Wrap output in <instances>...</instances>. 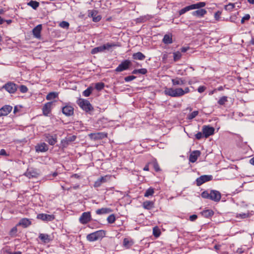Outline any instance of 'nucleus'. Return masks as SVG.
<instances>
[{
	"mask_svg": "<svg viewBox=\"0 0 254 254\" xmlns=\"http://www.w3.org/2000/svg\"><path fill=\"white\" fill-rule=\"evenodd\" d=\"M195 136L197 139L199 140L202 138L203 136H204V135L203 134V132L202 133L201 132H198L195 135Z\"/></svg>",
	"mask_w": 254,
	"mask_h": 254,
	"instance_id": "nucleus-58",
	"label": "nucleus"
},
{
	"mask_svg": "<svg viewBox=\"0 0 254 254\" xmlns=\"http://www.w3.org/2000/svg\"><path fill=\"white\" fill-rule=\"evenodd\" d=\"M212 179L211 175H202L197 178L196 180V184L197 186H200L203 184L211 181Z\"/></svg>",
	"mask_w": 254,
	"mask_h": 254,
	"instance_id": "nucleus-8",
	"label": "nucleus"
},
{
	"mask_svg": "<svg viewBox=\"0 0 254 254\" xmlns=\"http://www.w3.org/2000/svg\"><path fill=\"white\" fill-rule=\"evenodd\" d=\"M151 18H152L151 16L147 15L144 16V17L139 18V19H138V20H140V21L141 22H146V21L149 20Z\"/></svg>",
	"mask_w": 254,
	"mask_h": 254,
	"instance_id": "nucleus-52",
	"label": "nucleus"
},
{
	"mask_svg": "<svg viewBox=\"0 0 254 254\" xmlns=\"http://www.w3.org/2000/svg\"><path fill=\"white\" fill-rule=\"evenodd\" d=\"M116 217L114 214H111L107 218V221L110 224H112L115 222Z\"/></svg>",
	"mask_w": 254,
	"mask_h": 254,
	"instance_id": "nucleus-46",
	"label": "nucleus"
},
{
	"mask_svg": "<svg viewBox=\"0 0 254 254\" xmlns=\"http://www.w3.org/2000/svg\"><path fill=\"white\" fill-rule=\"evenodd\" d=\"M200 155V152L198 150L193 151L190 156L189 160L190 162H195Z\"/></svg>",
	"mask_w": 254,
	"mask_h": 254,
	"instance_id": "nucleus-22",
	"label": "nucleus"
},
{
	"mask_svg": "<svg viewBox=\"0 0 254 254\" xmlns=\"http://www.w3.org/2000/svg\"><path fill=\"white\" fill-rule=\"evenodd\" d=\"M138 73H140L142 74H145L147 73V70L146 68H141L137 69Z\"/></svg>",
	"mask_w": 254,
	"mask_h": 254,
	"instance_id": "nucleus-60",
	"label": "nucleus"
},
{
	"mask_svg": "<svg viewBox=\"0 0 254 254\" xmlns=\"http://www.w3.org/2000/svg\"><path fill=\"white\" fill-rule=\"evenodd\" d=\"M154 193V189L152 188H149L148 189H147L145 193L144 196L146 197H148L150 196H152L153 195Z\"/></svg>",
	"mask_w": 254,
	"mask_h": 254,
	"instance_id": "nucleus-36",
	"label": "nucleus"
},
{
	"mask_svg": "<svg viewBox=\"0 0 254 254\" xmlns=\"http://www.w3.org/2000/svg\"><path fill=\"white\" fill-rule=\"evenodd\" d=\"M12 107L9 105H5L0 109V117L7 115L12 110Z\"/></svg>",
	"mask_w": 254,
	"mask_h": 254,
	"instance_id": "nucleus-18",
	"label": "nucleus"
},
{
	"mask_svg": "<svg viewBox=\"0 0 254 254\" xmlns=\"http://www.w3.org/2000/svg\"><path fill=\"white\" fill-rule=\"evenodd\" d=\"M136 78L134 75H130L125 77V80L126 82H129L133 80Z\"/></svg>",
	"mask_w": 254,
	"mask_h": 254,
	"instance_id": "nucleus-56",
	"label": "nucleus"
},
{
	"mask_svg": "<svg viewBox=\"0 0 254 254\" xmlns=\"http://www.w3.org/2000/svg\"><path fill=\"white\" fill-rule=\"evenodd\" d=\"M72 142L71 139H67L65 138L61 141V145L63 148L66 147L70 142Z\"/></svg>",
	"mask_w": 254,
	"mask_h": 254,
	"instance_id": "nucleus-39",
	"label": "nucleus"
},
{
	"mask_svg": "<svg viewBox=\"0 0 254 254\" xmlns=\"http://www.w3.org/2000/svg\"><path fill=\"white\" fill-rule=\"evenodd\" d=\"M131 65L130 61L126 60L124 61L120 64L115 69L116 72H121L128 69Z\"/></svg>",
	"mask_w": 254,
	"mask_h": 254,
	"instance_id": "nucleus-6",
	"label": "nucleus"
},
{
	"mask_svg": "<svg viewBox=\"0 0 254 254\" xmlns=\"http://www.w3.org/2000/svg\"><path fill=\"white\" fill-rule=\"evenodd\" d=\"M105 84L103 82H98L95 84V88L98 91H100L104 88Z\"/></svg>",
	"mask_w": 254,
	"mask_h": 254,
	"instance_id": "nucleus-45",
	"label": "nucleus"
},
{
	"mask_svg": "<svg viewBox=\"0 0 254 254\" xmlns=\"http://www.w3.org/2000/svg\"><path fill=\"white\" fill-rule=\"evenodd\" d=\"M181 91H183L182 88H166L164 93L172 97H179L182 96Z\"/></svg>",
	"mask_w": 254,
	"mask_h": 254,
	"instance_id": "nucleus-2",
	"label": "nucleus"
},
{
	"mask_svg": "<svg viewBox=\"0 0 254 254\" xmlns=\"http://www.w3.org/2000/svg\"><path fill=\"white\" fill-rule=\"evenodd\" d=\"M132 58L134 60L142 61L145 59V56L142 53L138 52L132 55Z\"/></svg>",
	"mask_w": 254,
	"mask_h": 254,
	"instance_id": "nucleus-30",
	"label": "nucleus"
},
{
	"mask_svg": "<svg viewBox=\"0 0 254 254\" xmlns=\"http://www.w3.org/2000/svg\"><path fill=\"white\" fill-rule=\"evenodd\" d=\"M105 51H106V50H105V46H104V45H103L102 46H99L97 47H95V48L92 49L91 53L92 54H96L98 53L105 52Z\"/></svg>",
	"mask_w": 254,
	"mask_h": 254,
	"instance_id": "nucleus-27",
	"label": "nucleus"
},
{
	"mask_svg": "<svg viewBox=\"0 0 254 254\" xmlns=\"http://www.w3.org/2000/svg\"><path fill=\"white\" fill-rule=\"evenodd\" d=\"M192 10L191 9V5H189V6H186L185 7L182 8V9H181L179 13V14L180 15L185 13L186 12L189 11V10Z\"/></svg>",
	"mask_w": 254,
	"mask_h": 254,
	"instance_id": "nucleus-43",
	"label": "nucleus"
},
{
	"mask_svg": "<svg viewBox=\"0 0 254 254\" xmlns=\"http://www.w3.org/2000/svg\"><path fill=\"white\" fill-rule=\"evenodd\" d=\"M182 56V54L179 51L173 53L174 60L175 62L179 61L181 58Z\"/></svg>",
	"mask_w": 254,
	"mask_h": 254,
	"instance_id": "nucleus-41",
	"label": "nucleus"
},
{
	"mask_svg": "<svg viewBox=\"0 0 254 254\" xmlns=\"http://www.w3.org/2000/svg\"><path fill=\"white\" fill-rule=\"evenodd\" d=\"M250 15L249 14H246L244 17H242L241 22L242 24L244 23L246 20H249L250 19Z\"/></svg>",
	"mask_w": 254,
	"mask_h": 254,
	"instance_id": "nucleus-55",
	"label": "nucleus"
},
{
	"mask_svg": "<svg viewBox=\"0 0 254 254\" xmlns=\"http://www.w3.org/2000/svg\"><path fill=\"white\" fill-rule=\"evenodd\" d=\"M207 13V11L204 9H199L192 12V15L198 17H202Z\"/></svg>",
	"mask_w": 254,
	"mask_h": 254,
	"instance_id": "nucleus-23",
	"label": "nucleus"
},
{
	"mask_svg": "<svg viewBox=\"0 0 254 254\" xmlns=\"http://www.w3.org/2000/svg\"><path fill=\"white\" fill-rule=\"evenodd\" d=\"M214 128L208 126H204L202 127V132L205 138L212 135L214 132Z\"/></svg>",
	"mask_w": 254,
	"mask_h": 254,
	"instance_id": "nucleus-10",
	"label": "nucleus"
},
{
	"mask_svg": "<svg viewBox=\"0 0 254 254\" xmlns=\"http://www.w3.org/2000/svg\"><path fill=\"white\" fill-rule=\"evenodd\" d=\"M46 141L51 145H54L57 142V136L56 134L51 135L50 134H45Z\"/></svg>",
	"mask_w": 254,
	"mask_h": 254,
	"instance_id": "nucleus-15",
	"label": "nucleus"
},
{
	"mask_svg": "<svg viewBox=\"0 0 254 254\" xmlns=\"http://www.w3.org/2000/svg\"><path fill=\"white\" fill-rule=\"evenodd\" d=\"M42 29L41 24L36 26L32 30L33 34L35 38H40L41 37V32Z\"/></svg>",
	"mask_w": 254,
	"mask_h": 254,
	"instance_id": "nucleus-20",
	"label": "nucleus"
},
{
	"mask_svg": "<svg viewBox=\"0 0 254 254\" xmlns=\"http://www.w3.org/2000/svg\"><path fill=\"white\" fill-rule=\"evenodd\" d=\"M150 164L152 165L155 171L159 172L160 171L159 165L158 163L156 161L152 162Z\"/></svg>",
	"mask_w": 254,
	"mask_h": 254,
	"instance_id": "nucleus-51",
	"label": "nucleus"
},
{
	"mask_svg": "<svg viewBox=\"0 0 254 254\" xmlns=\"http://www.w3.org/2000/svg\"><path fill=\"white\" fill-rule=\"evenodd\" d=\"M105 235V231L100 230L87 235L86 239L89 242H94L102 239Z\"/></svg>",
	"mask_w": 254,
	"mask_h": 254,
	"instance_id": "nucleus-1",
	"label": "nucleus"
},
{
	"mask_svg": "<svg viewBox=\"0 0 254 254\" xmlns=\"http://www.w3.org/2000/svg\"><path fill=\"white\" fill-rule=\"evenodd\" d=\"M221 14V12L220 11H217L214 14V18L217 21H219L220 18V15Z\"/></svg>",
	"mask_w": 254,
	"mask_h": 254,
	"instance_id": "nucleus-57",
	"label": "nucleus"
},
{
	"mask_svg": "<svg viewBox=\"0 0 254 254\" xmlns=\"http://www.w3.org/2000/svg\"><path fill=\"white\" fill-rule=\"evenodd\" d=\"M48 149L49 147L45 142L38 143L35 146V150L37 152H45Z\"/></svg>",
	"mask_w": 254,
	"mask_h": 254,
	"instance_id": "nucleus-12",
	"label": "nucleus"
},
{
	"mask_svg": "<svg viewBox=\"0 0 254 254\" xmlns=\"http://www.w3.org/2000/svg\"><path fill=\"white\" fill-rule=\"evenodd\" d=\"M53 102H48L46 103L42 108L44 115L47 116L51 113Z\"/></svg>",
	"mask_w": 254,
	"mask_h": 254,
	"instance_id": "nucleus-17",
	"label": "nucleus"
},
{
	"mask_svg": "<svg viewBox=\"0 0 254 254\" xmlns=\"http://www.w3.org/2000/svg\"><path fill=\"white\" fill-rule=\"evenodd\" d=\"M112 210L109 208H102L98 209L96 211V213L98 215H102L104 214H107L111 212Z\"/></svg>",
	"mask_w": 254,
	"mask_h": 254,
	"instance_id": "nucleus-29",
	"label": "nucleus"
},
{
	"mask_svg": "<svg viewBox=\"0 0 254 254\" xmlns=\"http://www.w3.org/2000/svg\"><path fill=\"white\" fill-rule=\"evenodd\" d=\"M88 16L92 18L93 21L97 22L101 19V16L98 14V12L96 10H88Z\"/></svg>",
	"mask_w": 254,
	"mask_h": 254,
	"instance_id": "nucleus-9",
	"label": "nucleus"
},
{
	"mask_svg": "<svg viewBox=\"0 0 254 254\" xmlns=\"http://www.w3.org/2000/svg\"><path fill=\"white\" fill-rule=\"evenodd\" d=\"M19 90L20 91V92L23 93H25L27 92L28 91L27 87L24 85H20L19 86Z\"/></svg>",
	"mask_w": 254,
	"mask_h": 254,
	"instance_id": "nucleus-54",
	"label": "nucleus"
},
{
	"mask_svg": "<svg viewBox=\"0 0 254 254\" xmlns=\"http://www.w3.org/2000/svg\"><path fill=\"white\" fill-rule=\"evenodd\" d=\"M206 3L205 2H199L198 3L191 4V7L192 9H201L205 6Z\"/></svg>",
	"mask_w": 254,
	"mask_h": 254,
	"instance_id": "nucleus-32",
	"label": "nucleus"
},
{
	"mask_svg": "<svg viewBox=\"0 0 254 254\" xmlns=\"http://www.w3.org/2000/svg\"><path fill=\"white\" fill-rule=\"evenodd\" d=\"M106 51H110L113 47H120L121 44L119 42L117 43H107L104 44Z\"/></svg>",
	"mask_w": 254,
	"mask_h": 254,
	"instance_id": "nucleus-28",
	"label": "nucleus"
},
{
	"mask_svg": "<svg viewBox=\"0 0 254 254\" xmlns=\"http://www.w3.org/2000/svg\"><path fill=\"white\" fill-rule=\"evenodd\" d=\"M198 114V112L197 111H195L192 112L191 113L189 114L188 116V119L189 120H192L196 116H197Z\"/></svg>",
	"mask_w": 254,
	"mask_h": 254,
	"instance_id": "nucleus-48",
	"label": "nucleus"
},
{
	"mask_svg": "<svg viewBox=\"0 0 254 254\" xmlns=\"http://www.w3.org/2000/svg\"><path fill=\"white\" fill-rule=\"evenodd\" d=\"M163 42L166 44H171L173 43L172 35L166 34L163 39Z\"/></svg>",
	"mask_w": 254,
	"mask_h": 254,
	"instance_id": "nucleus-31",
	"label": "nucleus"
},
{
	"mask_svg": "<svg viewBox=\"0 0 254 254\" xmlns=\"http://www.w3.org/2000/svg\"><path fill=\"white\" fill-rule=\"evenodd\" d=\"M60 26L63 28L68 29L69 26V23L63 21L60 23Z\"/></svg>",
	"mask_w": 254,
	"mask_h": 254,
	"instance_id": "nucleus-53",
	"label": "nucleus"
},
{
	"mask_svg": "<svg viewBox=\"0 0 254 254\" xmlns=\"http://www.w3.org/2000/svg\"><path fill=\"white\" fill-rule=\"evenodd\" d=\"M31 224L30 220L27 218H23L20 220L17 226H22L26 228L30 226Z\"/></svg>",
	"mask_w": 254,
	"mask_h": 254,
	"instance_id": "nucleus-25",
	"label": "nucleus"
},
{
	"mask_svg": "<svg viewBox=\"0 0 254 254\" xmlns=\"http://www.w3.org/2000/svg\"><path fill=\"white\" fill-rule=\"evenodd\" d=\"M210 199L218 202L221 199V193L217 190H211L210 191Z\"/></svg>",
	"mask_w": 254,
	"mask_h": 254,
	"instance_id": "nucleus-13",
	"label": "nucleus"
},
{
	"mask_svg": "<svg viewBox=\"0 0 254 254\" xmlns=\"http://www.w3.org/2000/svg\"><path fill=\"white\" fill-rule=\"evenodd\" d=\"M17 232V229L16 226L13 227L9 233V235L11 237H14L16 236Z\"/></svg>",
	"mask_w": 254,
	"mask_h": 254,
	"instance_id": "nucleus-49",
	"label": "nucleus"
},
{
	"mask_svg": "<svg viewBox=\"0 0 254 254\" xmlns=\"http://www.w3.org/2000/svg\"><path fill=\"white\" fill-rule=\"evenodd\" d=\"M206 89V87L204 86H199L198 89H197V91L199 93H202Z\"/></svg>",
	"mask_w": 254,
	"mask_h": 254,
	"instance_id": "nucleus-61",
	"label": "nucleus"
},
{
	"mask_svg": "<svg viewBox=\"0 0 254 254\" xmlns=\"http://www.w3.org/2000/svg\"><path fill=\"white\" fill-rule=\"evenodd\" d=\"M250 217V213L249 212L247 213H237L236 215V217L238 219H243L248 218Z\"/></svg>",
	"mask_w": 254,
	"mask_h": 254,
	"instance_id": "nucleus-35",
	"label": "nucleus"
},
{
	"mask_svg": "<svg viewBox=\"0 0 254 254\" xmlns=\"http://www.w3.org/2000/svg\"><path fill=\"white\" fill-rule=\"evenodd\" d=\"M62 112L66 116H70L73 114L74 109L70 105H65L62 108Z\"/></svg>",
	"mask_w": 254,
	"mask_h": 254,
	"instance_id": "nucleus-14",
	"label": "nucleus"
},
{
	"mask_svg": "<svg viewBox=\"0 0 254 254\" xmlns=\"http://www.w3.org/2000/svg\"><path fill=\"white\" fill-rule=\"evenodd\" d=\"M2 88L9 93H14L17 89V85L12 82H8L2 86Z\"/></svg>",
	"mask_w": 254,
	"mask_h": 254,
	"instance_id": "nucleus-4",
	"label": "nucleus"
},
{
	"mask_svg": "<svg viewBox=\"0 0 254 254\" xmlns=\"http://www.w3.org/2000/svg\"><path fill=\"white\" fill-rule=\"evenodd\" d=\"M201 214L204 217H205L206 218H208V217L212 216L214 214V212L212 210L206 209V210H203L201 212Z\"/></svg>",
	"mask_w": 254,
	"mask_h": 254,
	"instance_id": "nucleus-34",
	"label": "nucleus"
},
{
	"mask_svg": "<svg viewBox=\"0 0 254 254\" xmlns=\"http://www.w3.org/2000/svg\"><path fill=\"white\" fill-rule=\"evenodd\" d=\"M93 88L92 87L90 86L83 92L82 95L84 97H88L91 94L92 92L93 91Z\"/></svg>",
	"mask_w": 254,
	"mask_h": 254,
	"instance_id": "nucleus-37",
	"label": "nucleus"
},
{
	"mask_svg": "<svg viewBox=\"0 0 254 254\" xmlns=\"http://www.w3.org/2000/svg\"><path fill=\"white\" fill-rule=\"evenodd\" d=\"M197 216L195 214H193L190 216L189 219L191 221H194L197 219Z\"/></svg>",
	"mask_w": 254,
	"mask_h": 254,
	"instance_id": "nucleus-62",
	"label": "nucleus"
},
{
	"mask_svg": "<svg viewBox=\"0 0 254 254\" xmlns=\"http://www.w3.org/2000/svg\"><path fill=\"white\" fill-rule=\"evenodd\" d=\"M89 136L92 139L98 140L106 137L107 134L103 132L91 133Z\"/></svg>",
	"mask_w": 254,
	"mask_h": 254,
	"instance_id": "nucleus-16",
	"label": "nucleus"
},
{
	"mask_svg": "<svg viewBox=\"0 0 254 254\" xmlns=\"http://www.w3.org/2000/svg\"><path fill=\"white\" fill-rule=\"evenodd\" d=\"M37 218L43 221H51L55 219L54 215L40 213L37 215Z\"/></svg>",
	"mask_w": 254,
	"mask_h": 254,
	"instance_id": "nucleus-11",
	"label": "nucleus"
},
{
	"mask_svg": "<svg viewBox=\"0 0 254 254\" xmlns=\"http://www.w3.org/2000/svg\"><path fill=\"white\" fill-rule=\"evenodd\" d=\"M27 5L36 10L39 6L40 4L39 2L37 1L31 0L27 3Z\"/></svg>",
	"mask_w": 254,
	"mask_h": 254,
	"instance_id": "nucleus-33",
	"label": "nucleus"
},
{
	"mask_svg": "<svg viewBox=\"0 0 254 254\" xmlns=\"http://www.w3.org/2000/svg\"><path fill=\"white\" fill-rule=\"evenodd\" d=\"M39 238L45 243H48L52 240L51 236L47 234H40Z\"/></svg>",
	"mask_w": 254,
	"mask_h": 254,
	"instance_id": "nucleus-24",
	"label": "nucleus"
},
{
	"mask_svg": "<svg viewBox=\"0 0 254 254\" xmlns=\"http://www.w3.org/2000/svg\"><path fill=\"white\" fill-rule=\"evenodd\" d=\"M111 178V176L109 175L101 177L95 182L94 187L95 188H98L100 187L102 184L109 181Z\"/></svg>",
	"mask_w": 254,
	"mask_h": 254,
	"instance_id": "nucleus-7",
	"label": "nucleus"
},
{
	"mask_svg": "<svg viewBox=\"0 0 254 254\" xmlns=\"http://www.w3.org/2000/svg\"><path fill=\"white\" fill-rule=\"evenodd\" d=\"M142 207L146 210H150L154 207V202L153 201L146 200L142 203Z\"/></svg>",
	"mask_w": 254,
	"mask_h": 254,
	"instance_id": "nucleus-21",
	"label": "nucleus"
},
{
	"mask_svg": "<svg viewBox=\"0 0 254 254\" xmlns=\"http://www.w3.org/2000/svg\"><path fill=\"white\" fill-rule=\"evenodd\" d=\"M235 7V4L232 3H229L228 4L225 6V9L226 10L231 11Z\"/></svg>",
	"mask_w": 254,
	"mask_h": 254,
	"instance_id": "nucleus-47",
	"label": "nucleus"
},
{
	"mask_svg": "<svg viewBox=\"0 0 254 254\" xmlns=\"http://www.w3.org/2000/svg\"><path fill=\"white\" fill-rule=\"evenodd\" d=\"M78 106L86 112L93 110V108L89 101L84 99H79L77 102Z\"/></svg>",
	"mask_w": 254,
	"mask_h": 254,
	"instance_id": "nucleus-3",
	"label": "nucleus"
},
{
	"mask_svg": "<svg viewBox=\"0 0 254 254\" xmlns=\"http://www.w3.org/2000/svg\"><path fill=\"white\" fill-rule=\"evenodd\" d=\"M153 236L156 238H158L160 236V235L161 234V231L158 227H155L153 228Z\"/></svg>",
	"mask_w": 254,
	"mask_h": 254,
	"instance_id": "nucleus-40",
	"label": "nucleus"
},
{
	"mask_svg": "<svg viewBox=\"0 0 254 254\" xmlns=\"http://www.w3.org/2000/svg\"><path fill=\"white\" fill-rule=\"evenodd\" d=\"M92 219L90 212H83L79 217V221L82 224H86L91 221Z\"/></svg>",
	"mask_w": 254,
	"mask_h": 254,
	"instance_id": "nucleus-5",
	"label": "nucleus"
},
{
	"mask_svg": "<svg viewBox=\"0 0 254 254\" xmlns=\"http://www.w3.org/2000/svg\"><path fill=\"white\" fill-rule=\"evenodd\" d=\"M189 49V47H183L181 49V51L183 53L186 52Z\"/></svg>",
	"mask_w": 254,
	"mask_h": 254,
	"instance_id": "nucleus-64",
	"label": "nucleus"
},
{
	"mask_svg": "<svg viewBox=\"0 0 254 254\" xmlns=\"http://www.w3.org/2000/svg\"><path fill=\"white\" fill-rule=\"evenodd\" d=\"M58 93L56 92H50L46 96V99L51 100L56 98L58 96Z\"/></svg>",
	"mask_w": 254,
	"mask_h": 254,
	"instance_id": "nucleus-38",
	"label": "nucleus"
},
{
	"mask_svg": "<svg viewBox=\"0 0 254 254\" xmlns=\"http://www.w3.org/2000/svg\"><path fill=\"white\" fill-rule=\"evenodd\" d=\"M173 85H182L186 83V80L183 78L177 77L171 80Z\"/></svg>",
	"mask_w": 254,
	"mask_h": 254,
	"instance_id": "nucleus-19",
	"label": "nucleus"
},
{
	"mask_svg": "<svg viewBox=\"0 0 254 254\" xmlns=\"http://www.w3.org/2000/svg\"><path fill=\"white\" fill-rule=\"evenodd\" d=\"M25 175L29 178H31L36 177L37 176V173L34 171L32 172L31 171L28 170L25 173Z\"/></svg>",
	"mask_w": 254,
	"mask_h": 254,
	"instance_id": "nucleus-42",
	"label": "nucleus"
},
{
	"mask_svg": "<svg viewBox=\"0 0 254 254\" xmlns=\"http://www.w3.org/2000/svg\"><path fill=\"white\" fill-rule=\"evenodd\" d=\"M0 155L7 156H8V154L6 153V152L4 149H2L0 150Z\"/></svg>",
	"mask_w": 254,
	"mask_h": 254,
	"instance_id": "nucleus-63",
	"label": "nucleus"
},
{
	"mask_svg": "<svg viewBox=\"0 0 254 254\" xmlns=\"http://www.w3.org/2000/svg\"><path fill=\"white\" fill-rule=\"evenodd\" d=\"M133 244V242L131 239L126 238L123 240V246L127 249H129Z\"/></svg>",
	"mask_w": 254,
	"mask_h": 254,
	"instance_id": "nucleus-26",
	"label": "nucleus"
},
{
	"mask_svg": "<svg viewBox=\"0 0 254 254\" xmlns=\"http://www.w3.org/2000/svg\"><path fill=\"white\" fill-rule=\"evenodd\" d=\"M228 101L227 96H223L220 98L218 101V104L220 105H223Z\"/></svg>",
	"mask_w": 254,
	"mask_h": 254,
	"instance_id": "nucleus-44",
	"label": "nucleus"
},
{
	"mask_svg": "<svg viewBox=\"0 0 254 254\" xmlns=\"http://www.w3.org/2000/svg\"><path fill=\"white\" fill-rule=\"evenodd\" d=\"M190 92V90L188 87L185 88L184 89H183V91H181L182 96H184L185 94L188 93Z\"/></svg>",
	"mask_w": 254,
	"mask_h": 254,
	"instance_id": "nucleus-59",
	"label": "nucleus"
},
{
	"mask_svg": "<svg viewBox=\"0 0 254 254\" xmlns=\"http://www.w3.org/2000/svg\"><path fill=\"white\" fill-rule=\"evenodd\" d=\"M201 197L204 198L210 199V191H209L208 190L204 191L201 193Z\"/></svg>",
	"mask_w": 254,
	"mask_h": 254,
	"instance_id": "nucleus-50",
	"label": "nucleus"
}]
</instances>
